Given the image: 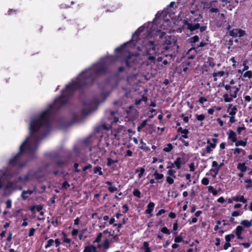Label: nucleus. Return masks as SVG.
<instances>
[{"label": "nucleus", "instance_id": "1", "mask_svg": "<svg viewBox=\"0 0 252 252\" xmlns=\"http://www.w3.org/2000/svg\"><path fill=\"white\" fill-rule=\"evenodd\" d=\"M108 71L107 67L102 63H98L94 66V71L91 68L82 71L77 77L76 81L66 85L62 91L63 94L57 97L53 103L42 112L38 118L31 121L30 126L31 136H34L42 127L48 128L52 120L55 118L59 111L69 101L76 90L92 85L96 76L105 74Z\"/></svg>", "mask_w": 252, "mask_h": 252}, {"label": "nucleus", "instance_id": "2", "mask_svg": "<svg viewBox=\"0 0 252 252\" xmlns=\"http://www.w3.org/2000/svg\"><path fill=\"white\" fill-rule=\"evenodd\" d=\"M159 45L154 41H143L141 51L144 56L147 57L150 64L156 63V56L160 52L165 57L172 58L176 56L175 47H163L160 51Z\"/></svg>", "mask_w": 252, "mask_h": 252}, {"label": "nucleus", "instance_id": "3", "mask_svg": "<svg viewBox=\"0 0 252 252\" xmlns=\"http://www.w3.org/2000/svg\"><path fill=\"white\" fill-rule=\"evenodd\" d=\"M202 16L197 10H190L186 15L183 20V24L190 32L199 30L200 32H204L207 29L206 26H201L200 22H203Z\"/></svg>", "mask_w": 252, "mask_h": 252}, {"label": "nucleus", "instance_id": "4", "mask_svg": "<svg viewBox=\"0 0 252 252\" xmlns=\"http://www.w3.org/2000/svg\"><path fill=\"white\" fill-rule=\"evenodd\" d=\"M29 140V137L27 138L20 146L19 152L9 160L8 164L10 166H19L22 167L25 165V163L21 160L22 155L26 150H28L29 152H33L36 149V147L32 148L29 146L28 144Z\"/></svg>", "mask_w": 252, "mask_h": 252}, {"label": "nucleus", "instance_id": "5", "mask_svg": "<svg viewBox=\"0 0 252 252\" xmlns=\"http://www.w3.org/2000/svg\"><path fill=\"white\" fill-rule=\"evenodd\" d=\"M127 43L124 44L120 47H117L115 49V52L117 55H124L125 53H127V55L126 57L123 59V62L126 63V65L128 67H132L134 65V62L131 60L133 55L130 53L129 52H127L126 49V47Z\"/></svg>", "mask_w": 252, "mask_h": 252}, {"label": "nucleus", "instance_id": "6", "mask_svg": "<svg viewBox=\"0 0 252 252\" xmlns=\"http://www.w3.org/2000/svg\"><path fill=\"white\" fill-rule=\"evenodd\" d=\"M164 43L160 46V47H175L176 41L174 38L171 36H168L165 37V39L163 41Z\"/></svg>", "mask_w": 252, "mask_h": 252}, {"label": "nucleus", "instance_id": "7", "mask_svg": "<svg viewBox=\"0 0 252 252\" xmlns=\"http://www.w3.org/2000/svg\"><path fill=\"white\" fill-rule=\"evenodd\" d=\"M91 101L83 102V105H84V106L87 108V109H86L85 108H84L82 109L81 112L83 114L88 115L92 112V108L91 107Z\"/></svg>", "mask_w": 252, "mask_h": 252}, {"label": "nucleus", "instance_id": "8", "mask_svg": "<svg viewBox=\"0 0 252 252\" xmlns=\"http://www.w3.org/2000/svg\"><path fill=\"white\" fill-rule=\"evenodd\" d=\"M244 231L243 227L241 225H238L234 230L235 234L238 239L243 240L244 237L242 236V233Z\"/></svg>", "mask_w": 252, "mask_h": 252}, {"label": "nucleus", "instance_id": "9", "mask_svg": "<svg viewBox=\"0 0 252 252\" xmlns=\"http://www.w3.org/2000/svg\"><path fill=\"white\" fill-rule=\"evenodd\" d=\"M155 204L153 202H150L147 205V208L145 211L146 214L149 215V217H152L153 216L152 212L154 210Z\"/></svg>", "mask_w": 252, "mask_h": 252}, {"label": "nucleus", "instance_id": "10", "mask_svg": "<svg viewBox=\"0 0 252 252\" xmlns=\"http://www.w3.org/2000/svg\"><path fill=\"white\" fill-rule=\"evenodd\" d=\"M36 190V187L34 186L32 190L28 189L27 190H24L21 194V197L23 200H26L28 198V196H25V194H29L30 195L32 194Z\"/></svg>", "mask_w": 252, "mask_h": 252}, {"label": "nucleus", "instance_id": "11", "mask_svg": "<svg viewBox=\"0 0 252 252\" xmlns=\"http://www.w3.org/2000/svg\"><path fill=\"white\" fill-rule=\"evenodd\" d=\"M240 90V88L236 86L232 87L231 89L229 90V94L232 98H235L237 97V93Z\"/></svg>", "mask_w": 252, "mask_h": 252}, {"label": "nucleus", "instance_id": "12", "mask_svg": "<svg viewBox=\"0 0 252 252\" xmlns=\"http://www.w3.org/2000/svg\"><path fill=\"white\" fill-rule=\"evenodd\" d=\"M83 252H98L96 247L93 245H89L85 247Z\"/></svg>", "mask_w": 252, "mask_h": 252}, {"label": "nucleus", "instance_id": "13", "mask_svg": "<svg viewBox=\"0 0 252 252\" xmlns=\"http://www.w3.org/2000/svg\"><path fill=\"white\" fill-rule=\"evenodd\" d=\"M228 139L232 142H235L237 140V135L232 130H229L228 133Z\"/></svg>", "mask_w": 252, "mask_h": 252}, {"label": "nucleus", "instance_id": "14", "mask_svg": "<svg viewBox=\"0 0 252 252\" xmlns=\"http://www.w3.org/2000/svg\"><path fill=\"white\" fill-rule=\"evenodd\" d=\"M185 161H183L182 158L178 157L174 162V164H175V166L177 169H180L181 168V164H185Z\"/></svg>", "mask_w": 252, "mask_h": 252}, {"label": "nucleus", "instance_id": "15", "mask_svg": "<svg viewBox=\"0 0 252 252\" xmlns=\"http://www.w3.org/2000/svg\"><path fill=\"white\" fill-rule=\"evenodd\" d=\"M227 109L228 111L230 109V111H229V114L231 116H235L237 111L236 107L235 106L232 107V105L231 104H229Z\"/></svg>", "mask_w": 252, "mask_h": 252}, {"label": "nucleus", "instance_id": "16", "mask_svg": "<svg viewBox=\"0 0 252 252\" xmlns=\"http://www.w3.org/2000/svg\"><path fill=\"white\" fill-rule=\"evenodd\" d=\"M140 146L139 147V148L143 150L146 152H149L150 151V148L147 146L146 143L144 142L142 139L140 140Z\"/></svg>", "mask_w": 252, "mask_h": 252}, {"label": "nucleus", "instance_id": "17", "mask_svg": "<svg viewBox=\"0 0 252 252\" xmlns=\"http://www.w3.org/2000/svg\"><path fill=\"white\" fill-rule=\"evenodd\" d=\"M233 200L234 201L240 202L243 203H246L247 202V199L244 198L243 195H239L233 197Z\"/></svg>", "mask_w": 252, "mask_h": 252}, {"label": "nucleus", "instance_id": "18", "mask_svg": "<svg viewBox=\"0 0 252 252\" xmlns=\"http://www.w3.org/2000/svg\"><path fill=\"white\" fill-rule=\"evenodd\" d=\"M240 224L244 226L245 227L249 228L252 226V220H242Z\"/></svg>", "mask_w": 252, "mask_h": 252}, {"label": "nucleus", "instance_id": "19", "mask_svg": "<svg viewBox=\"0 0 252 252\" xmlns=\"http://www.w3.org/2000/svg\"><path fill=\"white\" fill-rule=\"evenodd\" d=\"M208 44L207 42H206L205 41H201L199 43V44L197 45L196 46H194V47H192V48H191L189 50L188 52V53H189V52H190L192 50H195V52H196V50L197 49L199 48V47H204L207 44Z\"/></svg>", "mask_w": 252, "mask_h": 252}, {"label": "nucleus", "instance_id": "20", "mask_svg": "<svg viewBox=\"0 0 252 252\" xmlns=\"http://www.w3.org/2000/svg\"><path fill=\"white\" fill-rule=\"evenodd\" d=\"M189 42L191 44V46L194 45V44L199 41V37L198 35H195L190 38H189Z\"/></svg>", "mask_w": 252, "mask_h": 252}, {"label": "nucleus", "instance_id": "21", "mask_svg": "<svg viewBox=\"0 0 252 252\" xmlns=\"http://www.w3.org/2000/svg\"><path fill=\"white\" fill-rule=\"evenodd\" d=\"M102 249L104 250V251H106L107 250H108L110 248V241L109 239H105L104 241H103V244H102Z\"/></svg>", "mask_w": 252, "mask_h": 252}, {"label": "nucleus", "instance_id": "22", "mask_svg": "<svg viewBox=\"0 0 252 252\" xmlns=\"http://www.w3.org/2000/svg\"><path fill=\"white\" fill-rule=\"evenodd\" d=\"M247 143V139H245L244 140H236L235 142V145L236 147L243 146L245 147Z\"/></svg>", "mask_w": 252, "mask_h": 252}, {"label": "nucleus", "instance_id": "23", "mask_svg": "<svg viewBox=\"0 0 252 252\" xmlns=\"http://www.w3.org/2000/svg\"><path fill=\"white\" fill-rule=\"evenodd\" d=\"M224 74H225V72L224 71H220L217 72L213 73L212 76L214 78V81H217V76L222 77V76H224Z\"/></svg>", "mask_w": 252, "mask_h": 252}, {"label": "nucleus", "instance_id": "24", "mask_svg": "<svg viewBox=\"0 0 252 252\" xmlns=\"http://www.w3.org/2000/svg\"><path fill=\"white\" fill-rule=\"evenodd\" d=\"M237 169L241 171V172H245L247 169V167L246 166L245 162L239 163L237 165Z\"/></svg>", "mask_w": 252, "mask_h": 252}, {"label": "nucleus", "instance_id": "25", "mask_svg": "<svg viewBox=\"0 0 252 252\" xmlns=\"http://www.w3.org/2000/svg\"><path fill=\"white\" fill-rule=\"evenodd\" d=\"M205 63L208 64L209 66L212 68L214 67L216 64L214 62V59L212 57H208Z\"/></svg>", "mask_w": 252, "mask_h": 252}, {"label": "nucleus", "instance_id": "26", "mask_svg": "<svg viewBox=\"0 0 252 252\" xmlns=\"http://www.w3.org/2000/svg\"><path fill=\"white\" fill-rule=\"evenodd\" d=\"M94 174H98L100 176L103 175V174L101 167L98 166L94 167Z\"/></svg>", "mask_w": 252, "mask_h": 252}, {"label": "nucleus", "instance_id": "27", "mask_svg": "<svg viewBox=\"0 0 252 252\" xmlns=\"http://www.w3.org/2000/svg\"><path fill=\"white\" fill-rule=\"evenodd\" d=\"M153 176L155 177V179L156 180H157L158 181L159 180L162 179L164 177L162 174H160L158 173L157 171H156L154 172Z\"/></svg>", "mask_w": 252, "mask_h": 252}, {"label": "nucleus", "instance_id": "28", "mask_svg": "<svg viewBox=\"0 0 252 252\" xmlns=\"http://www.w3.org/2000/svg\"><path fill=\"white\" fill-rule=\"evenodd\" d=\"M145 169L143 167H141L140 168H137L135 169L136 173H139L138 177V178H141L145 172Z\"/></svg>", "mask_w": 252, "mask_h": 252}, {"label": "nucleus", "instance_id": "29", "mask_svg": "<svg viewBox=\"0 0 252 252\" xmlns=\"http://www.w3.org/2000/svg\"><path fill=\"white\" fill-rule=\"evenodd\" d=\"M173 149V146L172 144L169 143L166 145V146L163 149V151L165 152H170Z\"/></svg>", "mask_w": 252, "mask_h": 252}, {"label": "nucleus", "instance_id": "30", "mask_svg": "<svg viewBox=\"0 0 252 252\" xmlns=\"http://www.w3.org/2000/svg\"><path fill=\"white\" fill-rule=\"evenodd\" d=\"M118 162V159H112L111 158H107V166H110L113 163H117Z\"/></svg>", "mask_w": 252, "mask_h": 252}, {"label": "nucleus", "instance_id": "31", "mask_svg": "<svg viewBox=\"0 0 252 252\" xmlns=\"http://www.w3.org/2000/svg\"><path fill=\"white\" fill-rule=\"evenodd\" d=\"M238 29H233L229 32V35L232 37H236L238 36Z\"/></svg>", "mask_w": 252, "mask_h": 252}, {"label": "nucleus", "instance_id": "32", "mask_svg": "<svg viewBox=\"0 0 252 252\" xmlns=\"http://www.w3.org/2000/svg\"><path fill=\"white\" fill-rule=\"evenodd\" d=\"M208 191L212 193L213 195H217L218 191L217 189H215L213 186L208 187Z\"/></svg>", "mask_w": 252, "mask_h": 252}, {"label": "nucleus", "instance_id": "33", "mask_svg": "<svg viewBox=\"0 0 252 252\" xmlns=\"http://www.w3.org/2000/svg\"><path fill=\"white\" fill-rule=\"evenodd\" d=\"M102 237V233L101 232H99L97 235L95 240L93 241V243H99L101 241V238Z\"/></svg>", "mask_w": 252, "mask_h": 252}, {"label": "nucleus", "instance_id": "34", "mask_svg": "<svg viewBox=\"0 0 252 252\" xmlns=\"http://www.w3.org/2000/svg\"><path fill=\"white\" fill-rule=\"evenodd\" d=\"M189 133V130L188 129H184V131L182 133L181 136L179 138H188V134Z\"/></svg>", "mask_w": 252, "mask_h": 252}, {"label": "nucleus", "instance_id": "35", "mask_svg": "<svg viewBox=\"0 0 252 252\" xmlns=\"http://www.w3.org/2000/svg\"><path fill=\"white\" fill-rule=\"evenodd\" d=\"M147 120H144L140 124L139 126H138L137 129L138 132H140L141 130L146 126L147 125Z\"/></svg>", "mask_w": 252, "mask_h": 252}, {"label": "nucleus", "instance_id": "36", "mask_svg": "<svg viewBox=\"0 0 252 252\" xmlns=\"http://www.w3.org/2000/svg\"><path fill=\"white\" fill-rule=\"evenodd\" d=\"M176 171L172 169H170L167 171V174L169 175V176H171L173 178L175 179L176 178V176L175 175Z\"/></svg>", "mask_w": 252, "mask_h": 252}, {"label": "nucleus", "instance_id": "37", "mask_svg": "<svg viewBox=\"0 0 252 252\" xmlns=\"http://www.w3.org/2000/svg\"><path fill=\"white\" fill-rule=\"evenodd\" d=\"M245 182L248 183L245 186L246 189H248L252 187V180L251 179H247Z\"/></svg>", "mask_w": 252, "mask_h": 252}, {"label": "nucleus", "instance_id": "38", "mask_svg": "<svg viewBox=\"0 0 252 252\" xmlns=\"http://www.w3.org/2000/svg\"><path fill=\"white\" fill-rule=\"evenodd\" d=\"M224 165V160L220 163L219 164L216 161H213L212 162V166H219L220 168H221Z\"/></svg>", "mask_w": 252, "mask_h": 252}, {"label": "nucleus", "instance_id": "39", "mask_svg": "<svg viewBox=\"0 0 252 252\" xmlns=\"http://www.w3.org/2000/svg\"><path fill=\"white\" fill-rule=\"evenodd\" d=\"M240 213L238 211H235L234 212H232V213L231 214V216L232 217H231L229 219V221H232L233 220H234V218L233 217H238L240 215Z\"/></svg>", "mask_w": 252, "mask_h": 252}, {"label": "nucleus", "instance_id": "40", "mask_svg": "<svg viewBox=\"0 0 252 252\" xmlns=\"http://www.w3.org/2000/svg\"><path fill=\"white\" fill-rule=\"evenodd\" d=\"M160 231L167 235H169L170 234V230L166 226L162 227L160 229Z\"/></svg>", "mask_w": 252, "mask_h": 252}, {"label": "nucleus", "instance_id": "41", "mask_svg": "<svg viewBox=\"0 0 252 252\" xmlns=\"http://www.w3.org/2000/svg\"><path fill=\"white\" fill-rule=\"evenodd\" d=\"M54 243V241L53 239H49L47 242V244L45 246V248L48 249V248H50L53 245Z\"/></svg>", "mask_w": 252, "mask_h": 252}, {"label": "nucleus", "instance_id": "42", "mask_svg": "<svg viewBox=\"0 0 252 252\" xmlns=\"http://www.w3.org/2000/svg\"><path fill=\"white\" fill-rule=\"evenodd\" d=\"M213 168H212L210 170V172H213L216 173V174H218L220 168L219 166H212Z\"/></svg>", "mask_w": 252, "mask_h": 252}, {"label": "nucleus", "instance_id": "43", "mask_svg": "<svg viewBox=\"0 0 252 252\" xmlns=\"http://www.w3.org/2000/svg\"><path fill=\"white\" fill-rule=\"evenodd\" d=\"M133 194L134 196L140 198H141V192L137 189H134L133 191Z\"/></svg>", "mask_w": 252, "mask_h": 252}, {"label": "nucleus", "instance_id": "44", "mask_svg": "<svg viewBox=\"0 0 252 252\" xmlns=\"http://www.w3.org/2000/svg\"><path fill=\"white\" fill-rule=\"evenodd\" d=\"M243 76L244 77H248L249 79L252 78V71L249 70V71H247L245 72L243 74Z\"/></svg>", "mask_w": 252, "mask_h": 252}, {"label": "nucleus", "instance_id": "45", "mask_svg": "<svg viewBox=\"0 0 252 252\" xmlns=\"http://www.w3.org/2000/svg\"><path fill=\"white\" fill-rule=\"evenodd\" d=\"M143 31V29H142L141 28H138L135 32L134 33L133 36H132V38L131 39V40H130L131 41L132 40V38L134 37V36H135V35L138 36V35Z\"/></svg>", "mask_w": 252, "mask_h": 252}, {"label": "nucleus", "instance_id": "46", "mask_svg": "<svg viewBox=\"0 0 252 252\" xmlns=\"http://www.w3.org/2000/svg\"><path fill=\"white\" fill-rule=\"evenodd\" d=\"M143 31V29H142L141 28H138L135 32L134 33L133 36H132V38L131 39V40H130L131 41L132 40V38L134 37V36H135V35L138 36V35Z\"/></svg>", "mask_w": 252, "mask_h": 252}, {"label": "nucleus", "instance_id": "47", "mask_svg": "<svg viewBox=\"0 0 252 252\" xmlns=\"http://www.w3.org/2000/svg\"><path fill=\"white\" fill-rule=\"evenodd\" d=\"M197 120L202 121L205 119V116L204 114H196L195 115Z\"/></svg>", "mask_w": 252, "mask_h": 252}, {"label": "nucleus", "instance_id": "48", "mask_svg": "<svg viewBox=\"0 0 252 252\" xmlns=\"http://www.w3.org/2000/svg\"><path fill=\"white\" fill-rule=\"evenodd\" d=\"M223 97L225 102H229L232 100V98L229 97L227 94H223Z\"/></svg>", "mask_w": 252, "mask_h": 252}, {"label": "nucleus", "instance_id": "49", "mask_svg": "<svg viewBox=\"0 0 252 252\" xmlns=\"http://www.w3.org/2000/svg\"><path fill=\"white\" fill-rule=\"evenodd\" d=\"M183 237L181 235L176 236L174 239V241L176 243H180L183 241Z\"/></svg>", "mask_w": 252, "mask_h": 252}, {"label": "nucleus", "instance_id": "50", "mask_svg": "<svg viewBox=\"0 0 252 252\" xmlns=\"http://www.w3.org/2000/svg\"><path fill=\"white\" fill-rule=\"evenodd\" d=\"M238 35L239 37H241L246 34V32L242 29H238Z\"/></svg>", "mask_w": 252, "mask_h": 252}, {"label": "nucleus", "instance_id": "51", "mask_svg": "<svg viewBox=\"0 0 252 252\" xmlns=\"http://www.w3.org/2000/svg\"><path fill=\"white\" fill-rule=\"evenodd\" d=\"M70 187V185L67 181L63 182L62 184V189H67Z\"/></svg>", "mask_w": 252, "mask_h": 252}, {"label": "nucleus", "instance_id": "52", "mask_svg": "<svg viewBox=\"0 0 252 252\" xmlns=\"http://www.w3.org/2000/svg\"><path fill=\"white\" fill-rule=\"evenodd\" d=\"M106 129L107 128H106V125H102V126H97L95 128V131L97 132H99L101 130V129Z\"/></svg>", "mask_w": 252, "mask_h": 252}, {"label": "nucleus", "instance_id": "53", "mask_svg": "<svg viewBox=\"0 0 252 252\" xmlns=\"http://www.w3.org/2000/svg\"><path fill=\"white\" fill-rule=\"evenodd\" d=\"M202 184L207 186L209 183V180L207 178H203L201 180Z\"/></svg>", "mask_w": 252, "mask_h": 252}, {"label": "nucleus", "instance_id": "54", "mask_svg": "<svg viewBox=\"0 0 252 252\" xmlns=\"http://www.w3.org/2000/svg\"><path fill=\"white\" fill-rule=\"evenodd\" d=\"M166 182L169 184V185H172V184L174 183V179L173 178H171V177L170 176H167L166 177Z\"/></svg>", "mask_w": 252, "mask_h": 252}, {"label": "nucleus", "instance_id": "55", "mask_svg": "<svg viewBox=\"0 0 252 252\" xmlns=\"http://www.w3.org/2000/svg\"><path fill=\"white\" fill-rule=\"evenodd\" d=\"M207 101V99L205 97H203V96H201L198 100V102L200 103V104H203L204 102H206Z\"/></svg>", "mask_w": 252, "mask_h": 252}, {"label": "nucleus", "instance_id": "56", "mask_svg": "<svg viewBox=\"0 0 252 252\" xmlns=\"http://www.w3.org/2000/svg\"><path fill=\"white\" fill-rule=\"evenodd\" d=\"M210 12L211 13H218L219 12V9L217 7H210Z\"/></svg>", "mask_w": 252, "mask_h": 252}, {"label": "nucleus", "instance_id": "57", "mask_svg": "<svg viewBox=\"0 0 252 252\" xmlns=\"http://www.w3.org/2000/svg\"><path fill=\"white\" fill-rule=\"evenodd\" d=\"M35 231V229L34 228H31L30 229L29 233V236L32 237L34 235V232Z\"/></svg>", "mask_w": 252, "mask_h": 252}, {"label": "nucleus", "instance_id": "58", "mask_svg": "<svg viewBox=\"0 0 252 252\" xmlns=\"http://www.w3.org/2000/svg\"><path fill=\"white\" fill-rule=\"evenodd\" d=\"M189 171L193 172L195 170V166L193 162H191L189 164Z\"/></svg>", "mask_w": 252, "mask_h": 252}, {"label": "nucleus", "instance_id": "59", "mask_svg": "<svg viewBox=\"0 0 252 252\" xmlns=\"http://www.w3.org/2000/svg\"><path fill=\"white\" fill-rule=\"evenodd\" d=\"M108 189L110 192H114L117 190V188L115 187L110 186L108 188Z\"/></svg>", "mask_w": 252, "mask_h": 252}, {"label": "nucleus", "instance_id": "60", "mask_svg": "<svg viewBox=\"0 0 252 252\" xmlns=\"http://www.w3.org/2000/svg\"><path fill=\"white\" fill-rule=\"evenodd\" d=\"M122 208L125 210L123 211L124 214L126 213L129 210V207L127 204H125L122 206Z\"/></svg>", "mask_w": 252, "mask_h": 252}, {"label": "nucleus", "instance_id": "61", "mask_svg": "<svg viewBox=\"0 0 252 252\" xmlns=\"http://www.w3.org/2000/svg\"><path fill=\"white\" fill-rule=\"evenodd\" d=\"M179 140L184 144V146L187 147L189 145V142L188 141H185L184 139V138H179Z\"/></svg>", "mask_w": 252, "mask_h": 252}, {"label": "nucleus", "instance_id": "62", "mask_svg": "<svg viewBox=\"0 0 252 252\" xmlns=\"http://www.w3.org/2000/svg\"><path fill=\"white\" fill-rule=\"evenodd\" d=\"M92 167V165L91 164H88L87 165H86L83 167L82 170L83 171H85L91 168Z\"/></svg>", "mask_w": 252, "mask_h": 252}, {"label": "nucleus", "instance_id": "63", "mask_svg": "<svg viewBox=\"0 0 252 252\" xmlns=\"http://www.w3.org/2000/svg\"><path fill=\"white\" fill-rule=\"evenodd\" d=\"M207 143L208 144H209V145H208L211 149H214L216 147V145L215 143H211L210 142V140L209 139L207 140Z\"/></svg>", "mask_w": 252, "mask_h": 252}, {"label": "nucleus", "instance_id": "64", "mask_svg": "<svg viewBox=\"0 0 252 252\" xmlns=\"http://www.w3.org/2000/svg\"><path fill=\"white\" fill-rule=\"evenodd\" d=\"M5 203H6V208H7L9 209V208H10L11 207L12 202H11V200L8 199L6 201Z\"/></svg>", "mask_w": 252, "mask_h": 252}]
</instances>
